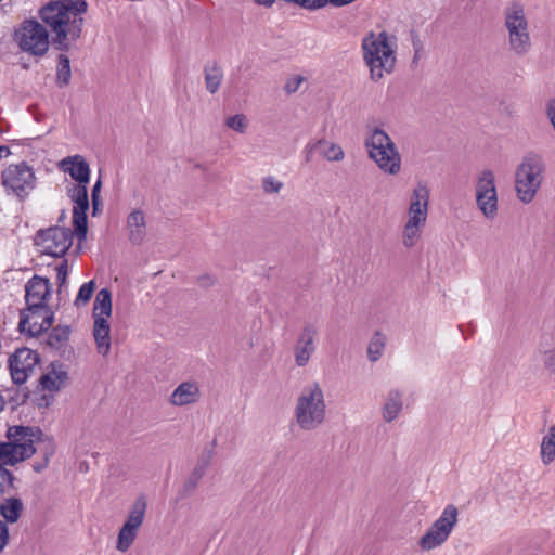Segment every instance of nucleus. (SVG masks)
I'll return each mask as SVG.
<instances>
[{
  "mask_svg": "<svg viewBox=\"0 0 555 555\" xmlns=\"http://www.w3.org/2000/svg\"><path fill=\"white\" fill-rule=\"evenodd\" d=\"M362 57L371 80L380 81L393 72L397 62V39L383 30L370 31L361 40Z\"/></svg>",
  "mask_w": 555,
  "mask_h": 555,
  "instance_id": "nucleus-1",
  "label": "nucleus"
},
{
  "mask_svg": "<svg viewBox=\"0 0 555 555\" xmlns=\"http://www.w3.org/2000/svg\"><path fill=\"white\" fill-rule=\"evenodd\" d=\"M327 405L325 395L319 382H311L302 387L294 406L296 425L305 431L322 426L326 420Z\"/></svg>",
  "mask_w": 555,
  "mask_h": 555,
  "instance_id": "nucleus-2",
  "label": "nucleus"
},
{
  "mask_svg": "<svg viewBox=\"0 0 555 555\" xmlns=\"http://www.w3.org/2000/svg\"><path fill=\"white\" fill-rule=\"evenodd\" d=\"M40 17L51 28L53 44L60 50H69L81 36L83 18L75 17L64 5L51 2L41 9Z\"/></svg>",
  "mask_w": 555,
  "mask_h": 555,
  "instance_id": "nucleus-3",
  "label": "nucleus"
},
{
  "mask_svg": "<svg viewBox=\"0 0 555 555\" xmlns=\"http://www.w3.org/2000/svg\"><path fill=\"white\" fill-rule=\"evenodd\" d=\"M546 172L543 156L537 152L527 153L515 170V192L518 201L530 204L541 189Z\"/></svg>",
  "mask_w": 555,
  "mask_h": 555,
  "instance_id": "nucleus-4",
  "label": "nucleus"
},
{
  "mask_svg": "<svg viewBox=\"0 0 555 555\" xmlns=\"http://www.w3.org/2000/svg\"><path fill=\"white\" fill-rule=\"evenodd\" d=\"M40 436L41 433L31 427H10L8 442H0V460L5 465H14L30 457L36 452L35 444L40 441Z\"/></svg>",
  "mask_w": 555,
  "mask_h": 555,
  "instance_id": "nucleus-5",
  "label": "nucleus"
},
{
  "mask_svg": "<svg viewBox=\"0 0 555 555\" xmlns=\"http://www.w3.org/2000/svg\"><path fill=\"white\" fill-rule=\"evenodd\" d=\"M504 26L507 31L508 50L516 56H525L532 49V38L525 8L513 2L504 12Z\"/></svg>",
  "mask_w": 555,
  "mask_h": 555,
  "instance_id": "nucleus-6",
  "label": "nucleus"
},
{
  "mask_svg": "<svg viewBox=\"0 0 555 555\" xmlns=\"http://www.w3.org/2000/svg\"><path fill=\"white\" fill-rule=\"evenodd\" d=\"M112 315V294L108 288L98 292L92 310L93 338L99 354L107 357L111 352V325L108 319Z\"/></svg>",
  "mask_w": 555,
  "mask_h": 555,
  "instance_id": "nucleus-7",
  "label": "nucleus"
},
{
  "mask_svg": "<svg viewBox=\"0 0 555 555\" xmlns=\"http://www.w3.org/2000/svg\"><path fill=\"white\" fill-rule=\"evenodd\" d=\"M2 185L8 195L26 198L35 189L36 176L26 163L9 165L1 173Z\"/></svg>",
  "mask_w": 555,
  "mask_h": 555,
  "instance_id": "nucleus-8",
  "label": "nucleus"
},
{
  "mask_svg": "<svg viewBox=\"0 0 555 555\" xmlns=\"http://www.w3.org/2000/svg\"><path fill=\"white\" fill-rule=\"evenodd\" d=\"M15 39L20 48L35 56H41L49 49V33L47 28L37 21H24L15 33Z\"/></svg>",
  "mask_w": 555,
  "mask_h": 555,
  "instance_id": "nucleus-9",
  "label": "nucleus"
},
{
  "mask_svg": "<svg viewBox=\"0 0 555 555\" xmlns=\"http://www.w3.org/2000/svg\"><path fill=\"white\" fill-rule=\"evenodd\" d=\"M459 511L453 504L444 507L439 518L430 526L427 532L421 538L422 550L430 551L442 545L450 537L457 524Z\"/></svg>",
  "mask_w": 555,
  "mask_h": 555,
  "instance_id": "nucleus-10",
  "label": "nucleus"
},
{
  "mask_svg": "<svg viewBox=\"0 0 555 555\" xmlns=\"http://www.w3.org/2000/svg\"><path fill=\"white\" fill-rule=\"evenodd\" d=\"M476 205L482 216L493 220L498 216V192L493 171L483 169L477 176L475 185Z\"/></svg>",
  "mask_w": 555,
  "mask_h": 555,
  "instance_id": "nucleus-11",
  "label": "nucleus"
},
{
  "mask_svg": "<svg viewBox=\"0 0 555 555\" xmlns=\"http://www.w3.org/2000/svg\"><path fill=\"white\" fill-rule=\"evenodd\" d=\"M35 244L43 255L63 257L73 244V233L68 228L50 227L37 232Z\"/></svg>",
  "mask_w": 555,
  "mask_h": 555,
  "instance_id": "nucleus-12",
  "label": "nucleus"
},
{
  "mask_svg": "<svg viewBox=\"0 0 555 555\" xmlns=\"http://www.w3.org/2000/svg\"><path fill=\"white\" fill-rule=\"evenodd\" d=\"M146 508L147 502L143 495L138 496L132 503L127 519L118 532L116 548L119 552H127L133 544L143 525Z\"/></svg>",
  "mask_w": 555,
  "mask_h": 555,
  "instance_id": "nucleus-13",
  "label": "nucleus"
},
{
  "mask_svg": "<svg viewBox=\"0 0 555 555\" xmlns=\"http://www.w3.org/2000/svg\"><path fill=\"white\" fill-rule=\"evenodd\" d=\"M430 191L426 183L418 182L410 196L404 225L424 230L428 217Z\"/></svg>",
  "mask_w": 555,
  "mask_h": 555,
  "instance_id": "nucleus-14",
  "label": "nucleus"
},
{
  "mask_svg": "<svg viewBox=\"0 0 555 555\" xmlns=\"http://www.w3.org/2000/svg\"><path fill=\"white\" fill-rule=\"evenodd\" d=\"M40 358L39 354L29 348H20L9 357V369L12 380L22 385L34 375Z\"/></svg>",
  "mask_w": 555,
  "mask_h": 555,
  "instance_id": "nucleus-15",
  "label": "nucleus"
},
{
  "mask_svg": "<svg viewBox=\"0 0 555 555\" xmlns=\"http://www.w3.org/2000/svg\"><path fill=\"white\" fill-rule=\"evenodd\" d=\"M68 195L74 203L73 224L79 238L87 234V210L89 209L88 184H74L68 189Z\"/></svg>",
  "mask_w": 555,
  "mask_h": 555,
  "instance_id": "nucleus-16",
  "label": "nucleus"
},
{
  "mask_svg": "<svg viewBox=\"0 0 555 555\" xmlns=\"http://www.w3.org/2000/svg\"><path fill=\"white\" fill-rule=\"evenodd\" d=\"M53 323V313L49 308L27 307L21 312L18 327L22 332H27L31 336H38L48 331Z\"/></svg>",
  "mask_w": 555,
  "mask_h": 555,
  "instance_id": "nucleus-17",
  "label": "nucleus"
},
{
  "mask_svg": "<svg viewBox=\"0 0 555 555\" xmlns=\"http://www.w3.org/2000/svg\"><path fill=\"white\" fill-rule=\"evenodd\" d=\"M51 284L49 279L39 275H34L25 286V299L27 307L34 308H48L47 301L50 298Z\"/></svg>",
  "mask_w": 555,
  "mask_h": 555,
  "instance_id": "nucleus-18",
  "label": "nucleus"
},
{
  "mask_svg": "<svg viewBox=\"0 0 555 555\" xmlns=\"http://www.w3.org/2000/svg\"><path fill=\"white\" fill-rule=\"evenodd\" d=\"M318 332L311 326H305L300 333L298 334L295 347H294V358L295 363L302 367L308 364L311 356L315 351V340H317Z\"/></svg>",
  "mask_w": 555,
  "mask_h": 555,
  "instance_id": "nucleus-19",
  "label": "nucleus"
},
{
  "mask_svg": "<svg viewBox=\"0 0 555 555\" xmlns=\"http://www.w3.org/2000/svg\"><path fill=\"white\" fill-rule=\"evenodd\" d=\"M404 410V391L400 388H390L383 396L380 416L385 423L397 421Z\"/></svg>",
  "mask_w": 555,
  "mask_h": 555,
  "instance_id": "nucleus-20",
  "label": "nucleus"
},
{
  "mask_svg": "<svg viewBox=\"0 0 555 555\" xmlns=\"http://www.w3.org/2000/svg\"><path fill=\"white\" fill-rule=\"evenodd\" d=\"M60 169L68 173L76 184H89L90 167L81 155L68 156L60 162Z\"/></svg>",
  "mask_w": 555,
  "mask_h": 555,
  "instance_id": "nucleus-21",
  "label": "nucleus"
},
{
  "mask_svg": "<svg viewBox=\"0 0 555 555\" xmlns=\"http://www.w3.org/2000/svg\"><path fill=\"white\" fill-rule=\"evenodd\" d=\"M367 156L376 155L397 146L388 133L380 127H370L364 139Z\"/></svg>",
  "mask_w": 555,
  "mask_h": 555,
  "instance_id": "nucleus-22",
  "label": "nucleus"
},
{
  "mask_svg": "<svg viewBox=\"0 0 555 555\" xmlns=\"http://www.w3.org/2000/svg\"><path fill=\"white\" fill-rule=\"evenodd\" d=\"M369 158L386 175L397 176L401 171L402 158L397 146L369 156Z\"/></svg>",
  "mask_w": 555,
  "mask_h": 555,
  "instance_id": "nucleus-23",
  "label": "nucleus"
},
{
  "mask_svg": "<svg viewBox=\"0 0 555 555\" xmlns=\"http://www.w3.org/2000/svg\"><path fill=\"white\" fill-rule=\"evenodd\" d=\"M305 151L307 160L310 159L314 151H319V153L328 162H341L345 157V152L339 144L325 139L309 142L306 145Z\"/></svg>",
  "mask_w": 555,
  "mask_h": 555,
  "instance_id": "nucleus-24",
  "label": "nucleus"
},
{
  "mask_svg": "<svg viewBox=\"0 0 555 555\" xmlns=\"http://www.w3.org/2000/svg\"><path fill=\"white\" fill-rule=\"evenodd\" d=\"M201 398L199 386L196 382H183L171 393L169 402L175 406L196 403Z\"/></svg>",
  "mask_w": 555,
  "mask_h": 555,
  "instance_id": "nucleus-25",
  "label": "nucleus"
},
{
  "mask_svg": "<svg viewBox=\"0 0 555 555\" xmlns=\"http://www.w3.org/2000/svg\"><path fill=\"white\" fill-rule=\"evenodd\" d=\"M127 231L129 241L134 244H141L146 236L145 215L140 209L132 210L127 217Z\"/></svg>",
  "mask_w": 555,
  "mask_h": 555,
  "instance_id": "nucleus-26",
  "label": "nucleus"
},
{
  "mask_svg": "<svg viewBox=\"0 0 555 555\" xmlns=\"http://www.w3.org/2000/svg\"><path fill=\"white\" fill-rule=\"evenodd\" d=\"M67 380V373L61 364L52 363L50 369L40 377V385L49 391L60 390Z\"/></svg>",
  "mask_w": 555,
  "mask_h": 555,
  "instance_id": "nucleus-27",
  "label": "nucleus"
},
{
  "mask_svg": "<svg viewBox=\"0 0 555 555\" xmlns=\"http://www.w3.org/2000/svg\"><path fill=\"white\" fill-rule=\"evenodd\" d=\"M540 457L544 465H550L555 461V423L542 438Z\"/></svg>",
  "mask_w": 555,
  "mask_h": 555,
  "instance_id": "nucleus-28",
  "label": "nucleus"
},
{
  "mask_svg": "<svg viewBox=\"0 0 555 555\" xmlns=\"http://www.w3.org/2000/svg\"><path fill=\"white\" fill-rule=\"evenodd\" d=\"M540 457L544 465H550L555 461V423L542 438Z\"/></svg>",
  "mask_w": 555,
  "mask_h": 555,
  "instance_id": "nucleus-29",
  "label": "nucleus"
},
{
  "mask_svg": "<svg viewBox=\"0 0 555 555\" xmlns=\"http://www.w3.org/2000/svg\"><path fill=\"white\" fill-rule=\"evenodd\" d=\"M23 503L17 498H7L0 504V514L9 522H16L22 514Z\"/></svg>",
  "mask_w": 555,
  "mask_h": 555,
  "instance_id": "nucleus-30",
  "label": "nucleus"
},
{
  "mask_svg": "<svg viewBox=\"0 0 555 555\" xmlns=\"http://www.w3.org/2000/svg\"><path fill=\"white\" fill-rule=\"evenodd\" d=\"M70 331L67 326L54 327L48 336V345L56 350L64 348L68 341Z\"/></svg>",
  "mask_w": 555,
  "mask_h": 555,
  "instance_id": "nucleus-31",
  "label": "nucleus"
},
{
  "mask_svg": "<svg viewBox=\"0 0 555 555\" xmlns=\"http://www.w3.org/2000/svg\"><path fill=\"white\" fill-rule=\"evenodd\" d=\"M422 233V229L403 224L401 233V243L403 247L408 249L415 247L417 243L421 241Z\"/></svg>",
  "mask_w": 555,
  "mask_h": 555,
  "instance_id": "nucleus-32",
  "label": "nucleus"
},
{
  "mask_svg": "<svg viewBox=\"0 0 555 555\" xmlns=\"http://www.w3.org/2000/svg\"><path fill=\"white\" fill-rule=\"evenodd\" d=\"M385 349V338L380 334H375L367 346V358L371 362L380 359Z\"/></svg>",
  "mask_w": 555,
  "mask_h": 555,
  "instance_id": "nucleus-33",
  "label": "nucleus"
},
{
  "mask_svg": "<svg viewBox=\"0 0 555 555\" xmlns=\"http://www.w3.org/2000/svg\"><path fill=\"white\" fill-rule=\"evenodd\" d=\"M72 76L70 63L68 56L60 54L57 62L56 78L60 86H65L69 82Z\"/></svg>",
  "mask_w": 555,
  "mask_h": 555,
  "instance_id": "nucleus-34",
  "label": "nucleus"
},
{
  "mask_svg": "<svg viewBox=\"0 0 555 555\" xmlns=\"http://www.w3.org/2000/svg\"><path fill=\"white\" fill-rule=\"evenodd\" d=\"M94 291L95 282L93 280L83 283L78 291V294L74 300V305L77 308L85 307L90 301Z\"/></svg>",
  "mask_w": 555,
  "mask_h": 555,
  "instance_id": "nucleus-35",
  "label": "nucleus"
},
{
  "mask_svg": "<svg viewBox=\"0 0 555 555\" xmlns=\"http://www.w3.org/2000/svg\"><path fill=\"white\" fill-rule=\"evenodd\" d=\"M224 124L228 128L237 133H245L248 128V119L244 114H235L225 118Z\"/></svg>",
  "mask_w": 555,
  "mask_h": 555,
  "instance_id": "nucleus-36",
  "label": "nucleus"
},
{
  "mask_svg": "<svg viewBox=\"0 0 555 555\" xmlns=\"http://www.w3.org/2000/svg\"><path fill=\"white\" fill-rule=\"evenodd\" d=\"M221 80H222V73L219 68L214 67V68L206 70L205 83H206V89L210 93L214 94L218 91Z\"/></svg>",
  "mask_w": 555,
  "mask_h": 555,
  "instance_id": "nucleus-37",
  "label": "nucleus"
},
{
  "mask_svg": "<svg viewBox=\"0 0 555 555\" xmlns=\"http://www.w3.org/2000/svg\"><path fill=\"white\" fill-rule=\"evenodd\" d=\"M539 354L541 357V361L543 363L544 369L548 371L551 374H555V348H545L543 346H540Z\"/></svg>",
  "mask_w": 555,
  "mask_h": 555,
  "instance_id": "nucleus-38",
  "label": "nucleus"
},
{
  "mask_svg": "<svg viewBox=\"0 0 555 555\" xmlns=\"http://www.w3.org/2000/svg\"><path fill=\"white\" fill-rule=\"evenodd\" d=\"M211 460V452L207 455L203 456L196 467L194 468L189 485L191 488H194L197 485V481L204 476L206 468L208 467Z\"/></svg>",
  "mask_w": 555,
  "mask_h": 555,
  "instance_id": "nucleus-39",
  "label": "nucleus"
},
{
  "mask_svg": "<svg viewBox=\"0 0 555 555\" xmlns=\"http://www.w3.org/2000/svg\"><path fill=\"white\" fill-rule=\"evenodd\" d=\"M55 3L66 7L75 17H81L80 15L87 11V3L85 0H60Z\"/></svg>",
  "mask_w": 555,
  "mask_h": 555,
  "instance_id": "nucleus-40",
  "label": "nucleus"
},
{
  "mask_svg": "<svg viewBox=\"0 0 555 555\" xmlns=\"http://www.w3.org/2000/svg\"><path fill=\"white\" fill-rule=\"evenodd\" d=\"M283 182L272 176L262 179V190L267 194H278L283 189Z\"/></svg>",
  "mask_w": 555,
  "mask_h": 555,
  "instance_id": "nucleus-41",
  "label": "nucleus"
},
{
  "mask_svg": "<svg viewBox=\"0 0 555 555\" xmlns=\"http://www.w3.org/2000/svg\"><path fill=\"white\" fill-rule=\"evenodd\" d=\"M306 78L302 75H292L289 76L284 85V91L286 94L291 95L297 92L302 85Z\"/></svg>",
  "mask_w": 555,
  "mask_h": 555,
  "instance_id": "nucleus-42",
  "label": "nucleus"
},
{
  "mask_svg": "<svg viewBox=\"0 0 555 555\" xmlns=\"http://www.w3.org/2000/svg\"><path fill=\"white\" fill-rule=\"evenodd\" d=\"M544 115L555 133V96L548 98L544 103Z\"/></svg>",
  "mask_w": 555,
  "mask_h": 555,
  "instance_id": "nucleus-43",
  "label": "nucleus"
},
{
  "mask_svg": "<svg viewBox=\"0 0 555 555\" xmlns=\"http://www.w3.org/2000/svg\"><path fill=\"white\" fill-rule=\"evenodd\" d=\"M56 282L60 287L64 286L66 284L67 275L69 272L68 261L63 260L56 268Z\"/></svg>",
  "mask_w": 555,
  "mask_h": 555,
  "instance_id": "nucleus-44",
  "label": "nucleus"
},
{
  "mask_svg": "<svg viewBox=\"0 0 555 555\" xmlns=\"http://www.w3.org/2000/svg\"><path fill=\"white\" fill-rule=\"evenodd\" d=\"M9 528L8 525L0 520V553L5 548L9 543Z\"/></svg>",
  "mask_w": 555,
  "mask_h": 555,
  "instance_id": "nucleus-45",
  "label": "nucleus"
},
{
  "mask_svg": "<svg viewBox=\"0 0 555 555\" xmlns=\"http://www.w3.org/2000/svg\"><path fill=\"white\" fill-rule=\"evenodd\" d=\"M215 282H216L215 278H212L210 275H204V276L199 278V283L203 286L214 285Z\"/></svg>",
  "mask_w": 555,
  "mask_h": 555,
  "instance_id": "nucleus-46",
  "label": "nucleus"
},
{
  "mask_svg": "<svg viewBox=\"0 0 555 555\" xmlns=\"http://www.w3.org/2000/svg\"><path fill=\"white\" fill-rule=\"evenodd\" d=\"M101 188H102V181H101V179H99L92 188L91 197L100 196Z\"/></svg>",
  "mask_w": 555,
  "mask_h": 555,
  "instance_id": "nucleus-47",
  "label": "nucleus"
},
{
  "mask_svg": "<svg viewBox=\"0 0 555 555\" xmlns=\"http://www.w3.org/2000/svg\"><path fill=\"white\" fill-rule=\"evenodd\" d=\"M10 155V150L5 145H0V158L7 157Z\"/></svg>",
  "mask_w": 555,
  "mask_h": 555,
  "instance_id": "nucleus-48",
  "label": "nucleus"
},
{
  "mask_svg": "<svg viewBox=\"0 0 555 555\" xmlns=\"http://www.w3.org/2000/svg\"><path fill=\"white\" fill-rule=\"evenodd\" d=\"M275 0H256V2L258 4H261V5H264V7H270L273 4Z\"/></svg>",
  "mask_w": 555,
  "mask_h": 555,
  "instance_id": "nucleus-49",
  "label": "nucleus"
},
{
  "mask_svg": "<svg viewBox=\"0 0 555 555\" xmlns=\"http://www.w3.org/2000/svg\"><path fill=\"white\" fill-rule=\"evenodd\" d=\"M92 205H93V210L95 212L100 205V196L92 197Z\"/></svg>",
  "mask_w": 555,
  "mask_h": 555,
  "instance_id": "nucleus-50",
  "label": "nucleus"
},
{
  "mask_svg": "<svg viewBox=\"0 0 555 555\" xmlns=\"http://www.w3.org/2000/svg\"><path fill=\"white\" fill-rule=\"evenodd\" d=\"M47 464H48V460L46 459L44 463L42 465L35 466L34 468H35L36 472H40L43 467L47 466Z\"/></svg>",
  "mask_w": 555,
  "mask_h": 555,
  "instance_id": "nucleus-51",
  "label": "nucleus"
},
{
  "mask_svg": "<svg viewBox=\"0 0 555 555\" xmlns=\"http://www.w3.org/2000/svg\"><path fill=\"white\" fill-rule=\"evenodd\" d=\"M3 406H4V400H3V398L0 396V411H2Z\"/></svg>",
  "mask_w": 555,
  "mask_h": 555,
  "instance_id": "nucleus-52",
  "label": "nucleus"
}]
</instances>
